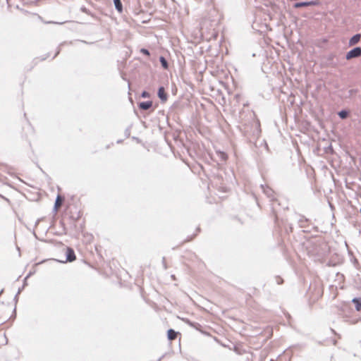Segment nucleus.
Wrapping results in <instances>:
<instances>
[{
  "instance_id": "obj_12",
  "label": "nucleus",
  "mask_w": 361,
  "mask_h": 361,
  "mask_svg": "<svg viewBox=\"0 0 361 361\" xmlns=\"http://www.w3.org/2000/svg\"><path fill=\"white\" fill-rule=\"evenodd\" d=\"M338 114L341 118L345 119L348 116V111L346 110H342V111H339Z\"/></svg>"
},
{
  "instance_id": "obj_2",
  "label": "nucleus",
  "mask_w": 361,
  "mask_h": 361,
  "mask_svg": "<svg viewBox=\"0 0 361 361\" xmlns=\"http://www.w3.org/2000/svg\"><path fill=\"white\" fill-rule=\"evenodd\" d=\"M318 4H319V3L317 1H310L295 3L293 6H294V8H298L304 7V6H317Z\"/></svg>"
},
{
  "instance_id": "obj_17",
  "label": "nucleus",
  "mask_w": 361,
  "mask_h": 361,
  "mask_svg": "<svg viewBox=\"0 0 361 361\" xmlns=\"http://www.w3.org/2000/svg\"><path fill=\"white\" fill-rule=\"evenodd\" d=\"M334 55L331 54V55H329V60H331V61H332V60H333V59H334Z\"/></svg>"
},
{
  "instance_id": "obj_6",
  "label": "nucleus",
  "mask_w": 361,
  "mask_h": 361,
  "mask_svg": "<svg viewBox=\"0 0 361 361\" xmlns=\"http://www.w3.org/2000/svg\"><path fill=\"white\" fill-rule=\"evenodd\" d=\"M152 106V102L147 101V102H142L139 104V107L142 110H147L149 108H151Z\"/></svg>"
},
{
  "instance_id": "obj_18",
  "label": "nucleus",
  "mask_w": 361,
  "mask_h": 361,
  "mask_svg": "<svg viewBox=\"0 0 361 361\" xmlns=\"http://www.w3.org/2000/svg\"><path fill=\"white\" fill-rule=\"evenodd\" d=\"M331 64L333 66H336V64H334L333 62H332V63H331Z\"/></svg>"
},
{
  "instance_id": "obj_8",
  "label": "nucleus",
  "mask_w": 361,
  "mask_h": 361,
  "mask_svg": "<svg viewBox=\"0 0 361 361\" xmlns=\"http://www.w3.org/2000/svg\"><path fill=\"white\" fill-rule=\"evenodd\" d=\"M262 188L264 194H266L269 197H270V198L273 197L274 192L271 188H269L268 187L264 188L263 185H262Z\"/></svg>"
},
{
  "instance_id": "obj_11",
  "label": "nucleus",
  "mask_w": 361,
  "mask_h": 361,
  "mask_svg": "<svg viewBox=\"0 0 361 361\" xmlns=\"http://www.w3.org/2000/svg\"><path fill=\"white\" fill-rule=\"evenodd\" d=\"M115 8L119 11L121 12L123 10V6L121 0H113Z\"/></svg>"
},
{
  "instance_id": "obj_10",
  "label": "nucleus",
  "mask_w": 361,
  "mask_h": 361,
  "mask_svg": "<svg viewBox=\"0 0 361 361\" xmlns=\"http://www.w3.org/2000/svg\"><path fill=\"white\" fill-rule=\"evenodd\" d=\"M62 201H63L62 197L61 196L58 195L56 199L55 204H54V208L56 210H57L59 209V207H60L61 206Z\"/></svg>"
},
{
  "instance_id": "obj_1",
  "label": "nucleus",
  "mask_w": 361,
  "mask_h": 361,
  "mask_svg": "<svg viewBox=\"0 0 361 361\" xmlns=\"http://www.w3.org/2000/svg\"><path fill=\"white\" fill-rule=\"evenodd\" d=\"M361 56V48L359 47H355L350 51H349L346 55L345 59L347 60H350L354 58H358Z\"/></svg>"
},
{
  "instance_id": "obj_5",
  "label": "nucleus",
  "mask_w": 361,
  "mask_h": 361,
  "mask_svg": "<svg viewBox=\"0 0 361 361\" xmlns=\"http://www.w3.org/2000/svg\"><path fill=\"white\" fill-rule=\"evenodd\" d=\"M360 38H361L360 34H356V35H353L349 40V45L353 46V45L357 44L360 40Z\"/></svg>"
},
{
  "instance_id": "obj_13",
  "label": "nucleus",
  "mask_w": 361,
  "mask_h": 361,
  "mask_svg": "<svg viewBox=\"0 0 361 361\" xmlns=\"http://www.w3.org/2000/svg\"><path fill=\"white\" fill-rule=\"evenodd\" d=\"M159 61L163 68L165 69L168 68V62L164 56H161Z\"/></svg>"
},
{
  "instance_id": "obj_9",
  "label": "nucleus",
  "mask_w": 361,
  "mask_h": 361,
  "mask_svg": "<svg viewBox=\"0 0 361 361\" xmlns=\"http://www.w3.org/2000/svg\"><path fill=\"white\" fill-rule=\"evenodd\" d=\"M177 336V332H176L173 329H169L168 331V338L171 341L174 340Z\"/></svg>"
},
{
  "instance_id": "obj_3",
  "label": "nucleus",
  "mask_w": 361,
  "mask_h": 361,
  "mask_svg": "<svg viewBox=\"0 0 361 361\" xmlns=\"http://www.w3.org/2000/svg\"><path fill=\"white\" fill-rule=\"evenodd\" d=\"M158 97L162 102H166L167 100V94H166L164 88L163 87H160L159 88Z\"/></svg>"
},
{
  "instance_id": "obj_7",
  "label": "nucleus",
  "mask_w": 361,
  "mask_h": 361,
  "mask_svg": "<svg viewBox=\"0 0 361 361\" xmlns=\"http://www.w3.org/2000/svg\"><path fill=\"white\" fill-rule=\"evenodd\" d=\"M352 302L355 304L356 310L361 311V298H355L352 300Z\"/></svg>"
},
{
  "instance_id": "obj_19",
  "label": "nucleus",
  "mask_w": 361,
  "mask_h": 361,
  "mask_svg": "<svg viewBox=\"0 0 361 361\" xmlns=\"http://www.w3.org/2000/svg\"><path fill=\"white\" fill-rule=\"evenodd\" d=\"M160 360H157V361H159Z\"/></svg>"
},
{
  "instance_id": "obj_14",
  "label": "nucleus",
  "mask_w": 361,
  "mask_h": 361,
  "mask_svg": "<svg viewBox=\"0 0 361 361\" xmlns=\"http://www.w3.org/2000/svg\"><path fill=\"white\" fill-rule=\"evenodd\" d=\"M140 52L144 54H145V55H147V56L149 55V51L147 49H144V48L140 49Z\"/></svg>"
},
{
  "instance_id": "obj_16",
  "label": "nucleus",
  "mask_w": 361,
  "mask_h": 361,
  "mask_svg": "<svg viewBox=\"0 0 361 361\" xmlns=\"http://www.w3.org/2000/svg\"><path fill=\"white\" fill-rule=\"evenodd\" d=\"M220 157L221 159L225 160L226 159V154L225 153L221 152Z\"/></svg>"
},
{
  "instance_id": "obj_15",
  "label": "nucleus",
  "mask_w": 361,
  "mask_h": 361,
  "mask_svg": "<svg viewBox=\"0 0 361 361\" xmlns=\"http://www.w3.org/2000/svg\"><path fill=\"white\" fill-rule=\"evenodd\" d=\"M141 96H142V97H144V98H147V97H149V94L148 92H147L144 91V92L142 93Z\"/></svg>"
},
{
  "instance_id": "obj_4",
  "label": "nucleus",
  "mask_w": 361,
  "mask_h": 361,
  "mask_svg": "<svg viewBox=\"0 0 361 361\" xmlns=\"http://www.w3.org/2000/svg\"><path fill=\"white\" fill-rule=\"evenodd\" d=\"M75 259L74 251L71 248H68L66 252V260L73 262Z\"/></svg>"
}]
</instances>
